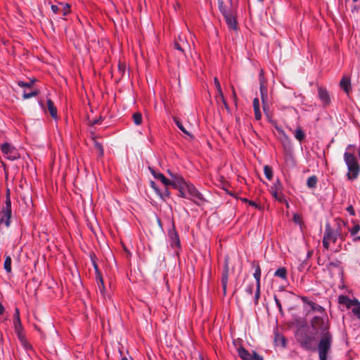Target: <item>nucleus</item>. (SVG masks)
I'll use <instances>...</instances> for the list:
<instances>
[{
    "label": "nucleus",
    "mask_w": 360,
    "mask_h": 360,
    "mask_svg": "<svg viewBox=\"0 0 360 360\" xmlns=\"http://www.w3.org/2000/svg\"><path fill=\"white\" fill-rule=\"evenodd\" d=\"M310 324L314 330L321 333V338L317 347L319 359L320 360H327L328 354L330 351L333 342V335L329 332L328 320L316 316L311 319Z\"/></svg>",
    "instance_id": "obj_1"
},
{
    "label": "nucleus",
    "mask_w": 360,
    "mask_h": 360,
    "mask_svg": "<svg viewBox=\"0 0 360 360\" xmlns=\"http://www.w3.org/2000/svg\"><path fill=\"white\" fill-rule=\"evenodd\" d=\"M344 160L348 169L347 179L351 181L356 179L360 173V165L357 158L353 153L346 151L344 154Z\"/></svg>",
    "instance_id": "obj_2"
},
{
    "label": "nucleus",
    "mask_w": 360,
    "mask_h": 360,
    "mask_svg": "<svg viewBox=\"0 0 360 360\" xmlns=\"http://www.w3.org/2000/svg\"><path fill=\"white\" fill-rule=\"evenodd\" d=\"M186 190L187 191L188 199L192 200L195 204L200 205L203 202L204 198L202 195L198 191V189L191 184L188 183L186 185Z\"/></svg>",
    "instance_id": "obj_3"
},
{
    "label": "nucleus",
    "mask_w": 360,
    "mask_h": 360,
    "mask_svg": "<svg viewBox=\"0 0 360 360\" xmlns=\"http://www.w3.org/2000/svg\"><path fill=\"white\" fill-rule=\"evenodd\" d=\"M252 266L255 269L253 276L256 280V290L255 292L254 302L255 304H257L260 297L261 268L259 263L256 261L252 262Z\"/></svg>",
    "instance_id": "obj_4"
},
{
    "label": "nucleus",
    "mask_w": 360,
    "mask_h": 360,
    "mask_svg": "<svg viewBox=\"0 0 360 360\" xmlns=\"http://www.w3.org/2000/svg\"><path fill=\"white\" fill-rule=\"evenodd\" d=\"M283 185L279 179H277L270 188V193L273 197L280 202H285L288 207V202L286 201L285 195L283 193Z\"/></svg>",
    "instance_id": "obj_5"
},
{
    "label": "nucleus",
    "mask_w": 360,
    "mask_h": 360,
    "mask_svg": "<svg viewBox=\"0 0 360 360\" xmlns=\"http://www.w3.org/2000/svg\"><path fill=\"white\" fill-rule=\"evenodd\" d=\"M340 235L338 231H334L329 225H327L325 229L323 238V246L326 250L329 249L331 243H335Z\"/></svg>",
    "instance_id": "obj_6"
},
{
    "label": "nucleus",
    "mask_w": 360,
    "mask_h": 360,
    "mask_svg": "<svg viewBox=\"0 0 360 360\" xmlns=\"http://www.w3.org/2000/svg\"><path fill=\"white\" fill-rule=\"evenodd\" d=\"M168 238L172 248L179 249L181 248L179 236L175 229L174 221H172V227L168 230Z\"/></svg>",
    "instance_id": "obj_7"
},
{
    "label": "nucleus",
    "mask_w": 360,
    "mask_h": 360,
    "mask_svg": "<svg viewBox=\"0 0 360 360\" xmlns=\"http://www.w3.org/2000/svg\"><path fill=\"white\" fill-rule=\"evenodd\" d=\"M1 149L6 158L10 160H15L20 158L18 150L10 143H4L1 146Z\"/></svg>",
    "instance_id": "obj_8"
},
{
    "label": "nucleus",
    "mask_w": 360,
    "mask_h": 360,
    "mask_svg": "<svg viewBox=\"0 0 360 360\" xmlns=\"http://www.w3.org/2000/svg\"><path fill=\"white\" fill-rule=\"evenodd\" d=\"M298 341L302 348L306 350H311L313 349L314 338L307 332L303 333L298 338Z\"/></svg>",
    "instance_id": "obj_9"
},
{
    "label": "nucleus",
    "mask_w": 360,
    "mask_h": 360,
    "mask_svg": "<svg viewBox=\"0 0 360 360\" xmlns=\"http://www.w3.org/2000/svg\"><path fill=\"white\" fill-rule=\"evenodd\" d=\"M318 96L323 107L329 105L330 97L327 89L322 86L318 87Z\"/></svg>",
    "instance_id": "obj_10"
},
{
    "label": "nucleus",
    "mask_w": 360,
    "mask_h": 360,
    "mask_svg": "<svg viewBox=\"0 0 360 360\" xmlns=\"http://www.w3.org/2000/svg\"><path fill=\"white\" fill-rule=\"evenodd\" d=\"M338 302L340 304L346 306L347 308H353L356 304H359V300L356 299L351 300L347 295H340L338 297Z\"/></svg>",
    "instance_id": "obj_11"
},
{
    "label": "nucleus",
    "mask_w": 360,
    "mask_h": 360,
    "mask_svg": "<svg viewBox=\"0 0 360 360\" xmlns=\"http://www.w3.org/2000/svg\"><path fill=\"white\" fill-rule=\"evenodd\" d=\"M338 302L340 304L346 306L347 308H353L356 304H359V300L356 299L351 300L347 295H340L338 297Z\"/></svg>",
    "instance_id": "obj_12"
},
{
    "label": "nucleus",
    "mask_w": 360,
    "mask_h": 360,
    "mask_svg": "<svg viewBox=\"0 0 360 360\" xmlns=\"http://www.w3.org/2000/svg\"><path fill=\"white\" fill-rule=\"evenodd\" d=\"M169 175L173 179V181H172V184L170 186H172L174 188H177L178 187H181V186H184V184H187L188 182H186L184 178L179 175L174 174L171 173L169 171H168Z\"/></svg>",
    "instance_id": "obj_13"
},
{
    "label": "nucleus",
    "mask_w": 360,
    "mask_h": 360,
    "mask_svg": "<svg viewBox=\"0 0 360 360\" xmlns=\"http://www.w3.org/2000/svg\"><path fill=\"white\" fill-rule=\"evenodd\" d=\"M302 301L304 304H307L310 307L311 310L312 311H317V312H320V313L324 312V309L321 305H319L311 300H309L307 297H303Z\"/></svg>",
    "instance_id": "obj_14"
},
{
    "label": "nucleus",
    "mask_w": 360,
    "mask_h": 360,
    "mask_svg": "<svg viewBox=\"0 0 360 360\" xmlns=\"http://www.w3.org/2000/svg\"><path fill=\"white\" fill-rule=\"evenodd\" d=\"M224 18H225L226 25L229 27V28L232 29L233 30H237V21L232 12L224 16Z\"/></svg>",
    "instance_id": "obj_15"
},
{
    "label": "nucleus",
    "mask_w": 360,
    "mask_h": 360,
    "mask_svg": "<svg viewBox=\"0 0 360 360\" xmlns=\"http://www.w3.org/2000/svg\"><path fill=\"white\" fill-rule=\"evenodd\" d=\"M94 268H95L96 273V280H97V283H98V289L99 290L101 294L102 295H104L105 285H104L103 279L102 276H101V273L99 272L98 266H97V265L96 264H94Z\"/></svg>",
    "instance_id": "obj_16"
},
{
    "label": "nucleus",
    "mask_w": 360,
    "mask_h": 360,
    "mask_svg": "<svg viewBox=\"0 0 360 360\" xmlns=\"http://www.w3.org/2000/svg\"><path fill=\"white\" fill-rule=\"evenodd\" d=\"M340 86L347 94H349L351 91L350 79L346 76L342 77L340 82Z\"/></svg>",
    "instance_id": "obj_17"
},
{
    "label": "nucleus",
    "mask_w": 360,
    "mask_h": 360,
    "mask_svg": "<svg viewBox=\"0 0 360 360\" xmlns=\"http://www.w3.org/2000/svg\"><path fill=\"white\" fill-rule=\"evenodd\" d=\"M151 173L153 175V176L155 179L160 180L164 184L165 186L167 187L168 186H170V184H172V181L166 178L165 175L162 174V173L156 172L153 169H151Z\"/></svg>",
    "instance_id": "obj_18"
},
{
    "label": "nucleus",
    "mask_w": 360,
    "mask_h": 360,
    "mask_svg": "<svg viewBox=\"0 0 360 360\" xmlns=\"http://www.w3.org/2000/svg\"><path fill=\"white\" fill-rule=\"evenodd\" d=\"M260 90V94H261V100L262 102V104L264 105V110H265V105H267L268 102V89L267 86H264L263 84L260 85L259 86Z\"/></svg>",
    "instance_id": "obj_19"
},
{
    "label": "nucleus",
    "mask_w": 360,
    "mask_h": 360,
    "mask_svg": "<svg viewBox=\"0 0 360 360\" xmlns=\"http://www.w3.org/2000/svg\"><path fill=\"white\" fill-rule=\"evenodd\" d=\"M47 108L51 117L54 120L58 119L56 107L51 99L47 100Z\"/></svg>",
    "instance_id": "obj_20"
},
{
    "label": "nucleus",
    "mask_w": 360,
    "mask_h": 360,
    "mask_svg": "<svg viewBox=\"0 0 360 360\" xmlns=\"http://www.w3.org/2000/svg\"><path fill=\"white\" fill-rule=\"evenodd\" d=\"M239 356L243 360H252V355L247 349L243 347H240L237 349Z\"/></svg>",
    "instance_id": "obj_21"
},
{
    "label": "nucleus",
    "mask_w": 360,
    "mask_h": 360,
    "mask_svg": "<svg viewBox=\"0 0 360 360\" xmlns=\"http://www.w3.org/2000/svg\"><path fill=\"white\" fill-rule=\"evenodd\" d=\"M360 231V225L354 222V226L349 229L350 234L354 237L353 241H360V236H356V233Z\"/></svg>",
    "instance_id": "obj_22"
},
{
    "label": "nucleus",
    "mask_w": 360,
    "mask_h": 360,
    "mask_svg": "<svg viewBox=\"0 0 360 360\" xmlns=\"http://www.w3.org/2000/svg\"><path fill=\"white\" fill-rule=\"evenodd\" d=\"M253 109L255 119L257 120H261L262 113L259 110V101L257 98L253 99Z\"/></svg>",
    "instance_id": "obj_23"
},
{
    "label": "nucleus",
    "mask_w": 360,
    "mask_h": 360,
    "mask_svg": "<svg viewBox=\"0 0 360 360\" xmlns=\"http://www.w3.org/2000/svg\"><path fill=\"white\" fill-rule=\"evenodd\" d=\"M11 212H9V214H6V211H1V217L0 218V224H4L7 227L10 226L11 224Z\"/></svg>",
    "instance_id": "obj_24"
},
{
    "label": "nucleus",
    "mask_w": 360,
    "mask_h": 360,
    "mask_svg": "<svg viewBox=\"0 0 360 360\" xmlns=\"http://www.w3.org/2000/svg\"><path fill=\"white\" fill-rule=\"evenodd\" d=\"M176 125L177 126V127L183 132L185 134H186L188 136H189V138L191 139H193V136L190 134L186 129L185 127L183 126L182 123L180 122V120L176 118V117H174L173 118Z\"/></svg>",
    "instance_id": "obj_25"
},
{
    "label": "nucleus",
    "mask_w": 360,
    "mask_h": 360,
    "mask_svg": "<svg viewBox=\"0 0 360 360\" xmlns=\"http://www.w3.org/2000/svg\"><path fill=\"white\" fill-rule=\"evenodd\" d=\"M174 46L175 49L184 53L188 44L179 37V41H175Z\"/></svg>",
    "instance_id": "obj_26"
},
{
    "label": "nucleus",
    "mask_w": 360,
    "mask_h": 360,
    "mask_svg": "<svg viewBox=\"0 0 360 360\" xmlns=\"http://www.w3.org/2000/svg\"><path fill=\"white\" fill-rule=\"evenodd\" d=\"M218 6L223 16H225L232 12L230 9L227 8L223 0H218Z\"/></svg>",
    "instance_id": "obj_27"
},
{
    "label": "nucleus",
    "mask_w": 360,
    "mask_h": 360,
    "mask_svg": "<svg viewBox=\"0 0 360 360\" xmlns=\"http://www.w3.org/2000/svg\"><path fill=\"white\" fill-rule=\"evenodd\" d=\"M228 279H229V270H228V268L226 267L224 272L223 273V275L221 277V284H222L223 290H224V294H226V291Z\"/></svg>",
    "instance_id": "obj_28"
},
{
    "label": "nucleus",
    "mask_w": 360,
    "mask_h": 360,
    "mask_svg": "<svg viewBox=\"0 0 360 360\" xmlns=\"http://www.w3.org/2000/svg\"><path fill=\"white\" fill-rule=\"evenodd\" d=\"M274 276L283 280L287 278V270L285 267L278 268L274 273Z\"/></svg>",
    "instance_id": "obj_29"
},
{
    "label": "nucleus",
    "mask_w": 360,
    "mask_h": 360,
    "mask_svg": "<svg viewBox=\"0 0 360 360\" xmlns=\"http://www.w3.org/2000/svg\"><path fill=\"white\" fill-rule=\"evenodd\" d=\"M317 181V177L315 175L311 176L307 181V186L309 188H314L316 187Z\"/></svg>",
    "instance_id": "obj_30"
},
{
    "label": "nucleus",
    "mask_w": 360,
    "mask_h": 360,
    "mask_svg": "<svg viewBox=\"0 0 360 360\" xmlns=\"http://www.w3.org/2000/svg\"><path fill=\"white\" fill-rule=\"evenodd\" d=\"M94 143L95 149L97 150L98 156L102 158L104 155L103 148L101 143H98L96 139H94Z\"/></svg>",
    "instance_id": "obj_31"
},
{
    "label": "nucleus",
    "mask_w": 360,
    "mask_h": 360,
    "mask_svg": "<svg viewBox=\"0 0 360 360\" xmlns=\"http://www.w3.org/2000/svg\"><path fill=\"white\" fill-rule=\"evenodd\" d=\"M13 326L15 332L18 333L19 338H20L21 332L22 331V326L20 319L13 320Z\"/></svg>",
    "instance_id": "obj_32"
},
{
    "label": "nucleus",
    "mask_w": 360,
    "mask_h": 360,
    "mask_svg": "<svg viewBox=\"0 0 360 360\" xmlns=\"http://www.w3.org/2000/svg\"><path fill=\"white\" fill-rule=\"evenodd\" d=\"M11 258L10 256H6L5 258L4 264V268L6 270L7 273L11 272Z\"/></svg>",
    "instance_id": "obj_33"
},
{
    "label": "nucleus",
    "mask_w": 360,
    "mask_h": 360,
    "mask_svg": "<svg viewBox=\"0 0 360 360\" xmlns=\"http://www.w3.org/2000/svg\"><path fill=\"white\" fill-rule=\"evenodd\" d=\"M295 137L300 141H302L305 138V134L301 128L296 129Z\"/></svg>",
    "instance_id": "obj_34"
},
{
    "label": "nucleus",
    "mask_w": 360,
    "mask_h": 360,
    "mask_svg": "<svg viewBox=\"0 0 360 360\" xmlns=\"http://www.w3.org/2000/svg\"><path fill=\"white\" fill-rule=\"evenodd\" d=\"M132 119L136 125H140L142 123V115L139 112L133 114Z\"/></svg>",
    "instance_id": "obj_35"
},
{
    "label": "nucleus",
    "mask_w": 360,
    "mask_h": 360,
    "mask_svg": "<svg viewBox=\"0 0 360 360\" xmlns=\"http://www.w3.org/2000/svg\"><path fill=\"white\" fill-rule=\"evenodd\" d=\"M264 172L266 178L269 180H271L273 177V170L272 168L269 165H265L264 167Z\"/></svg>",
    "instance_id": "obj_36"
},
{
    "label": "nucleus",
    "mask_w": 360,
    "mask_h": 360,
    "mask_svg": "<svg viewBox=\"0 0 360 360\" xmlns=\"http://www.w3.org/2000/svg\"><path fill=\"white\" fill-rule=\"evenodd\" d=\"M35 82V79H30L29 82H23V81H19L18 82V85L20 87L23 88H31Z\"/></svg>",
    "instance_id": "obj_37"
},
{
    "label": "nucleus",
    "mask_w": 360,
    "mask_h": 360,
    "mask_svg": "<svg viewBox=\"0 0 360 360\" xmlns=\"http://www.w3.org/2000/svg\"><path fill=\"white\" fill-rule=\"evenodd\" d=\"M2 210L6 211V213H7L6 214H9V212H12L11 211V201L10 199V196H8V195H7V196L6 197L5 207H4Z\"/></svg>",
    "instance_id": "obj_38"
},
{
    "label": "nucleus",
    "mask_w": 360,
    "mask_h": 360,
    "mask_svg": "<svg viewBox=\"0 0 360 360\" xmlns=\"http://www.w3.org/2000/svg\"><path fill=\"white\" fill-rule=\"evenodd\" d=\"M38 94H39V91H37V90H34V91H32L30 92H26L25 91L24 93H23L22 97H23L24 99H28V98H30L32 97L37 96Z\"/></svg>",
    "instance_id": "obj_39"
},
{
    "label": "nucleus",
    "mask_w": 360,
    "mask_h": 360,
    "mask_svg": "<svg viewBox=\"0 0 360 360\" xmlns=\"http://www.w3.org/2000/svg\"><path fill=\"white\" fill-rule=\"evenodd\" d=\"M221 101V103H223V105H224V107L226 108V109H229V105L225 100V98L224 96V94H223V92H222V90L221 91H219L217 92V98H218Z\"/></svg>",
    "instance_id": "obj_40"
},
{
    "label": "nucleus",
    "mask_w": 360,
    "mask_h": 360,
    "mask_svg": "<svg viewBox=\"0 0 360 360\" xmlns=\"http://www.w3.org/2000/svg\"><path fill=\"white\" fill-rule=\"evenodd\" d=\"M186 184H184V186H181V187H178L177 188H179V195L182 198H188V196L187 195V191L186 190Z\"/></svg>",
    "instance_id": "obj_41"
},
{
    "label": "nucleus",
    "mask_w": 360,
    "mask_h": 360,
    "mask_svg": "<svg viewBox=\"0 0 360 360\" xmlns=\"http://www.w3.org/2000/svg\"><path fill=\"white\" fill-rule=\"evenodd\" d=\"M352 313L360 319V302L359 301V304H356L354 307L352 309Z\"/></svg>",
    "instance_id": "obj_42"
},
{
    "label": "nucleus",
    "mask_w": 360,
    "mask_h": 360,
    "mask_svg": "<svg viewBox=\"0 0 360 360\" xmlns=\"http://www.w3.org/2000/svg\"><path fill=\"white\" fill-rule=\"evenodd\" d=\"M259 86L263 84L264 86L266 85V81L264 77V70L262 69L260 70L259 75Z\"/></svg>",
    "instance_id": "obj_43"
},
{
    "label": "nucleus",
    "mask_w": 360,
    "mask_h": 360,
    "mask_svg": "<svg viewBox=\"0 0 360 360\" xmlns=\"http://www.w3.org/2000/svg\"><path fill=\"white\" fill-rule=\"evenodd\" d=\"M60 5H62L63 6V15L65 16V15H67L70 11V6L68 4H60Z\"/></svg>",
    "instance_id": "obj_44"
},
{
    "label": "nucleus",
    "mask_w": 360,
    "mask_h": 360,
    "mask_svg": "<svg viewBox=\"0 0 360 360\" xmlns=\"http://www.w3.org/2000/svg\"><path fill=\"white\" fill-rule=\"evenodd\" d=\"M253 288H254V284L250 283L245 288V292L250 295L252 296L253 293Z\"/></svg>",
    "instance_id": "obj_45"
},
{
    "label": "nucleus",
    "mask_w": 360,
    "mask_h": 360,
    "mask_svg": "<svg viewBox=\"0 0 360 360\" xmlns=\"http://www.w3.org/2000/svg\"><path fill=\"white\" fill-rule=\"evenodd\" d=\"M162 198H164L165 197H168L169 196V191H168V189L165 186V188H164V191L162 192H160V191L159 190V192L157 193Z\"/></svg>",
    "instance_id": "obj_46"
},
{
    "label": "nucleus",
    "mask_w": 360,
    "mask_h": 360,
    "mask_svg": "<svg viewBox=\"0 0 360 360\" xmlns=\"http://www.w3.org/2000/svg\"><path fill=\"white\" fill-rule=\"evenodd\" d=\"M292 220L295 224H300L302 221V217L299 214L295 213L293 214Z\"/></svg>",
    "instance_id": "obj_47"
},
{
    "label": "nucleus",
    "mask_w": 360,
    "mask_h": 360,
    "mask_svg": "<svg viewBox=\"0 0 360 360\" xmlns=\"http://www.w3.org/2000/svg\"><path fill=\"white\" fill-rule=\"evenodd\" d=\"M214 85H215V86L217 88V92L222 90L221 87V85H220V83H219V81L217 79V77H214Z\"/></svg>",
    "instance_id": "obj_48"
},
{
    "label": "nucleus",
    "mask_w": 360,
    "mask_h": 360,
    "mask_svg": "<svg viewBox=\"0 0 360 360\" xmlns=\"http://www.w3.org/2000/svg\"><path fill=\"white\" fill-rule=\"evenodd\" d=\"M347 212L351 215L354 216L355 215V211L352 205H349L346 208Z\"/></svg>",
    "instance_id": "obj_49"
},
{
    "label": "nucleus",
    "mask_w": 360,
    "mask_h": 360,
    "mask_svg": "<svg viewBox=\"0 0 360 360\" xmlns=\"http://www.w3.org/2000/svg\"><path fill=\"white\" fill-rule=\"evenodd\" d=\"M274 300L276 302V306L278 308L280 312L282 313L283 312V309H282L281 303L280 302L279 300L277 298L276 296H274Z\"/></svg>",
    "instance_id": "obj_50"
},
{
    "label": "nucleus",
    "mask_w": 360,
    "mask_h": 360,
    "mask_svg": "<svg viewBox=\"0 0 360 360\" xmlns=\"http://www.w3.org/2000/svg\"><path fill=\"white\" fill-rule=\"evenodd\" d=\"M252 360H263V357L257 352H254L252 355Z\"/></svg>",
    "instance_id": "obj_51"
},
{
    "label": "nucleus",
    "mask_w": 360,
    "mask_h": 360,
    "mask_svg": "<svg viewBox=\"0 0 360 360\" xmlns=\"http://www.w3.org/2000/svg\"><path fill=\"white\" fill-rule=\"evenodd\" d=\"M20 319V311L18 308H15V312L13 314V320Z\"/></svg>",
    "instance_id": "obj_52"
},
{
    "label": "nucleus",
    "mask_w": 360,
    "mask_h": 360,
    "mask_svg": "<svg viewBox=\"0 0 360 360\" xmlns=\"http://www.w3.org/2000/svg\"><path fill=\"white\" fill-rule=\"evenodd\" d=\"M248 204L252 206V207H254L257 209H259V206L254 201H252V200H249L248 201Z\"/></svg>",
    "instance_id": "obj_53"
},
{
    "label": "nucleus",
    "mask_w": 360,
    "mask_h": 360,
    "mask_svg": "<svg viewBox=\"0 0 360 360\" xmlns=\"http://www.w3.org/2000/svg\"><path fill=\"white\" fill-rule=\"evenodd\" d=\"M340 264V262L338 260H336L335 262H330V266L338 267V266H339Z\"/></svg>",
    "instance_id": "obj_54"
},
{
    "label": "nucleus",
    "mask_w": 360,
    "mask_h": 360,
    "mask_svg": "<svg viewBox=\"0 0 360 360\" xmlns=\"http://www.w3.org/2000/svg\"><path fill=\"white\" fill-rule=\"evenodd\" d=\"M51 8L54 13H57L59 10L58 7L56 5H52Z\"/></svg>",
    "instance_id": "obj_55"
},
{
    "label": "nucleus",
    "mask_w": 360,
    "mask_h": 360,
    "mask_svg": "<svg viewBox=\"0 0 360 360\" xmlns=\"http://www.w3.org/2000/svg\"><path fill=\"white\" fill-rule=\"evenodd\" d=\"M150 184H151V187L156 191V193L159 192V189L157 188L155 182L151 181Z\"/></svg>",
    "instance_id": "obj_56"
},
{
    "label": "nucleus",
    "mask_w": 360,
    "mask_h": 360,
    "mask_svg": "<svg viewBox=\"0 0 360 360\" xmlns=\"http://www.w3.org/2000/svg\"><path fill=\"white\" fill-rule=\"evenodd\" d=\"M4 312V307L0 302V315L3 314Z\"/></svg>",
    "instance_id": "obj_57"
},
{
    "label": "nucleus",
    "mask_w": 360,
    "mask_h": 360,
    "mask_svg": "<svg viewBox=\"0 0 360 360\" xmlns=\"http://www.w3.org/2000/svg\"><path fill=\"white\" fill-rule=\"evenodd\" d=\"M24 346H25V347L27 349H28L29 348H31V345H30L29 343L26 342L25 341V342H24Z\"/></svg>",
    "instance_id": "obj_58"
},
{
    "label": "nucleus",
    "mask_w": 360,
    "mask_h": 360,
    "mask_svg": "<svg viewBox=\"0 0 360 360\" xmlns=\"http://www.w3.org/2000/svg\"><path fill=\"white\" fill-rule=\"evenodd\" d=\"M99 123H100V120H94L92 122V124L94 125V124H97Z\"/></svg>",
    "instance_id": "obj_59"
},
{
    "label": "nucleus",
    "mask_w": 360,
    "mask_h": 360,
    "mask_svg": "<svg viewBox=\"0 0 360 360\" xmlns=\"http://www.w3.org/2000/svg\"><path fill=\"white\" fill-rule=\"evenodd\" d=\"M119 69L120 71H123V72L124 71V68L122 67L120 64L119 65Z\"/></svg>",
    "instance_id": "obj_60"
},
{
    "label": "nucleus",
    "mask_w": 360,
    "mask_h": 360,
    "mask_svg": "<svg viewBox=\"0 0 360 360\" xmlns=\"http://www.w3.org/2000/svg\"><path fill=\"white\" fill-rule=\"evenodd\" d=\"M232 93H233V96L236 97V91H235L233 86H232Z\"/></svg>",
    "instance_id": "obj_61"
},
{
    "label": "nucleus",
    "mask_w": 360,
    "mask_h": 360,
    "mask_svg": "<svg viewBox=\"0 0 360 360\" xmlns=\"http://www.w3.org/2000/svg\"><path fill=\"white\" fill-rule=\"evenodd\" d=\"M242 201H243V202H248V203L249 200H248V199H247V198H243V199H242Z\"/></svg>",
    "instance_id": "obj_62"
},
{
    "label": "nucleus",
    "mask_w": 360,
    "mask_h": 360,
    "mask_svg": "<svg viewBox=\"0 0 360 360\" xmlns=\"http://www.w3.org/2000/svg\"><path fill=\"white\" fill-rule=\"evenodd\" d=\"M8 195V196H10V190L9 189H7L6 195Z\"/></svg>",
    "instance_id": "obj_63"
},
{
    "label": "nucleus",
    "mask_w": 360,
    "mask_h": 360,
    "mask_svg": "<svg viewBox=\"0 0 360 360\" xmlns=\"http://www.w3.org/2000/svg\"><path fill=\"white\" fill-rule=\"evenodd\" d=\"M122 360H129L127 357H123Z\"/></svg>",
    "instance_id": "obj_64"
}]
</instances>
